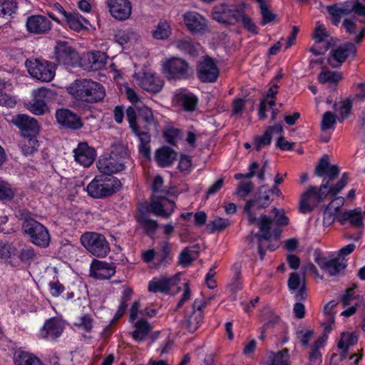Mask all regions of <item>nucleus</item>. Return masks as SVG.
<instances>
[{"instance_id": "f257e3e1", "label": "nucleus", "mask_w": 365, "mask_h": 365, "mask_svg": "<svg viewBox=\"0 0 365 365\" xmlns=\"http://www.w3.org/2000/svg\"><path fill=\"white\" fill-rule=\"evenodd\" d=\"M339 174V168L336 165H331L328 155H324L314 169V175L324 177L322 183L317 187L309 186L302 193L299 201V211L306 214L312 211L318 205L325 200L329 194L336 196L346 186L349 181V173H344L340 180L335 185H330Z\"/></svg>"}, {"instance_id": "f03ea898", "label": "nucleus", "mask_w": 365, "mask_h": 365, "mask_svg": "<svg viewBox=\"0 0 365 365\" xmlns=\"http://www.w3.org/2000/svg\"><path fill=\"white\" fill-rule=\"evenodd\" d=\"M68 93L76 103L86 105L101 102L106 96L104 87L91 79H76L67 88Z\"/></svg>"}, {"instance_id": "7ed1b4c3", "label": "nucleus", "mask_w": 365, "mask_h": 365, "mask_svg": "<svg viewBox=\"0 0 365 365\" xmlns=\"http://www.w3.org/2000/svg\"><path fill=\"white\" fill-rule=\"evenodd\" d=\"M153 195L150 204V210L156 216L169 218L174 212L175 203L168 200L166 196L169 194L163 186V179L160 175L155 177L151 185Z\"/></svg>"}, {"instance_id": "20e7f679", "label": "nucleus", "mask_w": 365, "mask_h": 365, "mask_svg": "<svg viewBox=\"0 0 365 365\" xmlns=\"http://www.w3.org/2000/svg\"><path fill=\"white\" fill-rule=\"evenodd\" d=\"M121 187L120 181L115 177H97L87 186L88 194L94 198L110 196Z\"/></svg>"}, {"instance_id": "39448f33", "label": "nucleus", "mask_w": 365, "mask_h": 365, "mask_svg": "<svg viewBox=\"0 0 365 365\" xmlns=\"http://www.w3.org/2000/svg\"><path fill=\"white\" fill-rule=\"evenodd\" d=\"M21 227L24 233L29 237L33 244L41 247H47L49 245V232L41 223L33 218L25 217Z\"/></svg>"}, {"instance_id": "423d86ee", "label": "nucleus", "mask_w": 365, "mask_h": 365, "mask_svg": "<svg viewBox=\"0 0 365 365\" xmlns=\"http://www.w3.org/2000/svg\"><path fill=\"white\" fill-rule=\"evenodd\" d=\"M83 247L97 257H104L110 252V245L106 237L100 233L86 232L80 238Z\"/></svg>"}, {"instance_id": "0eeeda50", "label": "nucleus", "mask_w": 365, "mask_h": 365, "mask_svg": "<svg viewBox=\"0 0 365 365\" xmlns=\"http://www.w3.org/2000/svg\"><path fill=\"white\" fill-rule=\"evenodd\" d=\"M244 5L221 4L213 7L212 18L222 24L235 25L240 22L243 14Z\"/></svg>"}, {"instance_id": "6e6552de", "label": "nucleus", "mask_w": 365, "mask_h": 365, "mask_svg": "<svg viewBox=\"0 0 365 365\" xmlns=\"http://www.w3.org/2000/svg\"><path fill=\"white\" fill-rule=\"evenodd\" d=\"M207 302L203 299H196L190 308L187 309L183 319L180 321L182 327L190 333L195 332L203 322V308Z\"/></svg>"}, {"instance_id": "1a4fd4ad", "label": "nucleus", "mask_w": 365, "mask_h": 365, "mask_svg": "<svg viewBox=\"0 0 365 365\" xmlns=\"http://www.w3.org/2000/svg\"><path fill=\"white\" fill-rule=\"evenodd\" d=\"M162 66L163 73L169 80L186 79L192 73L188 63L180 58L166 59Z\"/></svg>"}, {"instance_id": "9d476101", "label": "nucleus", "mask_w": 365, "mask_h": 365, "mask_svg": "<svg viewBox=\"0 0 365 365\" xmlns=\"http://www.w3.org/2000/svg\"><path fill=\"white\" fill-rule=\"evenodd\" d=\"M26 66L29 74L43 82H50L55 76L54 67L51 62L43 59L26 61Z\"/></svg>"}, {"instance_id": "9b49d317", "label": "nucleus", "mask_w": 365, "mask_h": 365, "mask_svg": "<svg viewBox=\"0 0 365 365\" xmlns=\"http://www.w3.org/2000/svg\"><path fill=\"white\" fill-rule=\"evenodd\" d=\"M54 56L59 64L66 67H75L80 63L77 51L66 41H57L54 48Z\"/></svg>"}, {"instance_id": "f8f14e48", "label": "nucleus", "mask_w": 365, "mask_h": 365, "mask_svg": "<svg viewBox=\"0 0 365 365\" xmlns=\"http://www.w3.org/2000/svg\"><path fill=\"white\" fill-rule=\"evenodd\" d=\"M290 292L294 294L296 301H305L307 298V281L304 273L294 272L290 273L287 280Z\"/></svg>"}, {"instance_id": "ddd939ff", "label": "nucleus", "mask_w": 365, "mask_h": 365, "mask_svg": "<svg viewBox=\"0 0 365 365\" xmlns=\"http://www.w3.org/2000/svg\"><path fill=\"white\" fill-rule=\"evenodd\" d=\"M356 47L353 43H345L337 48L332 49L328 58V63L333 68H339L348 58L350 55L354 56L356 53Z\"/></svg>"}, {"instance_id": "4468645a", "label": "nucleus", "mask_w": 365, "mask_h": 365, "mask_svg": "<svg viewBox=\"0 0 365 365\" xmlns=\"http://www.w3.org/2000/svg\"><path fill=\"white\" fill-rule=\"evenodd\" d=\"M197 74L202 82L213 83L217 79L219 70L213 59L206 56L199 61Z\"/></svg>"}, {"instance_id": "2eb2a0df", "label": "nucleus", "mask_w": 365, "mask_h": 365, "mask_svg": "<svg viewBox=\"0 0 365 365\" xmlns=\"http://www.w3.org/2000/svg\"><path fill=\"white\" fill-rule=\"evenodd\" d=\"M51 93V90L45 87L39 88L33 91L34 98L28 104V109L35 115H41L48 110L46 98Z\"/></svg>"}, {"instance_id": "dca6fc26", "label": "nucleus", "mask_w": 365, "mask_h": 365, "mask_svg": "<svg viewBox=\"0 0 365 365\" xmlns=\"http://www.w3.org/2000/svg\"><path fill=\"white\" fill-rule=\"evenodd\" d=\"M108 6L110 15L118 21L128 19L132 12V6L129 0H108Z\"/></svg>"}, {"instance_id": "f3484780", "label": "nucleus", "mask_w": 365, "mask_h": 365, "mask_svg": "<svg viewBox=\"0 0 365 365\" xmlns=\"http://www.w3.org/2000/svg\"><path fill=\"white\" fill-rule=\"evenodd\" d=\"M115 273L113 263L94 259L90 266V275L97 279H108Z\"/></svg>"}, {"instance_id": "a211bd4d", "label": "nucleus", "mask_w": 365, "mask_h": 365, "mask_svg": "<svg viewBox=\"0 0 365 365\" xmlns=\"http://www.w3.org/2000/svg\"><path fill=\"white\" fill-rule=\"evenodd\" d=\"M57 122L63 128L78 130L83 127L81 118L68 109H58L56 112Z\"/></svg>"}, {"instance_id": "6ab92c4d", "label": "nucleus", "mask_w": 365, "mask_h": 365, "mask_svg": "<svg viewBox=\"0 0 365 365\" xmlns=\"http://www.w3.org/2000/svg\"><path fill=\"white\" fill-rule=\"evenodd\" d=\"M73 153L75 160L84 167L92 165L96 157L95 149L85 142L79 143Z\"/></svg>"}, {"instance_id": "aec40b11", "label": "nucleus", "mask_w": 365, "mask_h": 365, "mask_svg": "<svg viewBox=\"0 0 365 365\" xmlns=\"http://www.w3.org/2000/svg\"><path fill=\"white\" fill-rule=\"evenodd\" d=\"M98 170L105 175L112 177L115 173L122 171L125 168L124 162L118 160L114 155L101 158L97 163Z\"/></svg>"}, {"instance_id": "412c9836", "label": "nucleus", "mask_w": 365, "mask_h": 365, "mask_svg": "<svg viewBox=\"0 0 365 365\" xmlns=\"http://www.w3.org/2000/svg\"><path fill=\"white\" fill-rule=\"evenodd\" d=\"M126 118L132 131L138 137H141V134L144 133L150 134V130H153L152 127H148L147 123L137 115L136 111L133 107L127 108Z\"/></svg>"}, {"instance_id": "4be33fe9", "label": "nucleus", "mask_w": 365, "mask_h": 365, "mask_svg": "<svg viewBox=\"0 0 365 365\" xmlns=\"http://www.w3.org/2000/svg\"><path fill=\"white\" fill-rule=\"evenodd\" d=\"M26 26L29 32L43 34L51 29V22L44 16L33 15L27 18Z\"/></svg>"}, {"instance_id": "5701e85b", "label": "nucleus", "mask_w": 365, "mask_h": 365, "mask_svg": "<svg viewBox=\"0 0 365 365\" xmlns=\"http://www.w3.org/2000/svg\"><path fill=\"white\" fill-rule=\"evenodd\" d=\"M315 262L331 277L340 274L347 266L344 259L340 258L327 259L317 257Z\"/></svg>"}, {"instance_id": "b1692460", "label": "nucleus", "mask_w": 365, "mask_h": 365, "mask_svg": "<svg viewBox=\"0 0 365 365\" xmlns=\"http://www.w3.org/2000/svg\"><path fill=\"white\" fill-rule=\"evenodd\" d=\"M13 123L16 125L24 133V135L28 134H37L39 130L38 121L26 114H19L13 119Z\"/></svg>"}, {"instance_id": "393cba45", "label": "nucleus", "mask_w": 365, "mask_h": 365, "mask_svg": "<svg viewBox=\"0 0 365 365\" xmlns=\"http://www.w3.org/2000/svg\"><path fill=\"white\" fill-rule=\"evenodd\" d=\"M63 330V324L58 318H51L45 322L41 330L40 335L43 339H55L58 338Z\"/></svg>"}, {"instance_id": "a878e982", "label": "nucleus", "mask_w": 365, "mask_h": 365, "mask_svg": "<svg viewBox=\"0 0 365 365\" xmlns=\"http://www.w3.org/2000/svg\"><path fill=\"white\" fill-rule=\"evenodd\" d=\"M184 22L188 30L192 33L201 32L207 27L206 19L195 11L186 12L184 14Z\"/></svg>"}, {"instance_id": "bb28decb", "label": "nucleus", "mask_w": 365, "mask_h": 365, "mask_svg": "<svg viewBox=\"0 0 365 365\" xmlns=\"http://www.w3.org/2000/svg\"><path fill=\"white\" fill-rule=\"evenodd\" d=\"M139 85L145 91L156 93L160 92L163 87V81L153 73H145L139 78Z\"/></svg>"}, {"instance_id": "cd10ccee", "label": "nucleus", "mask_w": 365, "mask_h": 365, "mask_svg": "<svg viewBox=\"0 0 365 365\" xmlns=\"http://www.w3.org/2000/svg\"><path fill=\"white\" fill-rule=\"evenodd\" d=\"M173 245L167 241L160 242V249L156 252L154 267L160 269L169 264L173 260Z\"/></svg>"}, {"instance_id": "c85d7f7f", "label": "nucleus", "mask_w": 365, "mask_h": 365, "mask_svg": "<svg viewBox=\"0 0 365 365\" xmlns=\"http://www.w3.org/2000/svg\"><path fill=\"white\" fill-rule=\"evenodd\" d=\"M336 219L341 225H344L349 221L354 227H361L364 225L361 208H356L341 212L338 215Z\"/></svg>"}, {"instance_id": "c756f323", "label": "nucleus", "mask_w": 365, "mask_h": 365, "mask_svg": "<svg viewBox=\"0 0 365 365\" xmlns=\"http://www.w3.org/2000/svg\"><path fill=\"white\" fill-rule=\"evenodd\" d=\"M175 99L179 106L187 112L194 111L198 103L196 96L186 91H181L176 93Z\"/></svg>"}, {"instance_id": "7c9ffc66", "label": "nucleus", "mask_w": 365, "mask_h": 365, "mask_svg": "<svg viewBox=\"0 0 365 365\" xmlns=\"http://www.w3.org/2000/svg\"><path fill=\"white\" fill-rule=\"evenodd\" d=\"M177 158V153L168 146L162 147L156 150L155 160L161 168L171 165Z\"/></svg>"}, {"instance_id": "2f4dec72", "label": "nucleus", "mask_w": 365, "mask_h": 365, "mask_svg": "<svg viewBox=\"0 0 365 365\" xmlns=\"http://www.w3.org/2000/svg\"><path fill=\"white\" fill-rule=\"evenodd\" d=\"M265 186H262L255 197L247 202V209L256 207L257 209H264L269 206L272 202L270 195L267 190L263 191L262 189Z\"/></svg>"}, {"instance_id": "473e14b6", "label": "nucleus", "mask_w": 365, "mask_h": 365, "mask_svg": "<svg viewBox=\"0 0 365 365\" xmlns=\"http://www.w3.org/2000/svg\"><path fill=\"white\" fill-rule=\"evenodd\" d=\"M14 362L15 365H44L34 354L22 349L16 351Z\"/></svg>"}, {"instance_id": "72a5a7b5", "label": "nucleus", "mask_w": 365, "mask_h": 365, "mask_svg": "<svg viewBox=\"0 0 365 365\" xmlns=\"http://www.w3.org/2000/svg\"><path fill=\"white\" fill-rule=\"evenodd\" d=\"M200 246L195 245L185 247L178 257V263L182 267L190 265L198 256Z\"/></svg>"}, {"instance_id": "f704fd0d", "label": "nucleus", "mask_w": 365, "mask_h": 365, "mask_svg": "<svg viewBox=\"0 0 365 365\" xmlns=\"http://www.w3.org/2000/svg\"><path fill=\"white\" fill-rule=\"evenodd\" d=\"M273 222L272 219L266 215H263L258 219V226L259 228V232L255 235L257 239H262L267 243V240L272 237L271 235V226Z\"/></svg>"}, {"instance_id": "c9c22d12", "label": "nucleus", "mask_w": 365, "mask_h": 365, "mask_svg": "<svg viewBox=\"0 0 365 365\" xmlns=\"http://www.w3.org/2000/svg\"><path fill=\"white\" fill-rule=\"evenodd\" d=\"M135 327V329L132 333V337L138 342L145 341L152 329L151 325L144 319L137 321Z\"/></svg>"}, {"instance_id": "e433bc0d", "label": "nucleus", "mask_w": 365, "mask_h": 365, "mask_svg": "<svg viewBox=\"0 0 365 365\" xmlns=\"http://www.w3.org/2000/svg\"><path fill=\"white\" fill-rule=\"evenodd\" d=\"M171 281L166 277H155L148 283V289L150 292H168L170 289Z\"/></svg>"}, {"instance_id": "4c0bfd02", "label": "nucleus", "mask_w": 365, "mask_h": 365, "mask_svg": "<svg viewBox=\"0 0 365 365\" xmlns=\"http://www.w3.org/2000/svg\"><path fill=\"white\" fill-rule=\"evenodd\" d=\"M328 13L331 16H347L354 11V3L346 1L343 4H335L334 5L327 6Z\"/></svg>"}, {"instance_id": "58836bf2", "label": "nucleus", "mask_w": 365, "mask_h": 365, "mask_svg": "<svg viewBox=\"0 0 365 365\" xmlns=\"http://www.w3.org/2000/svg\"><path fill=\"white\" fill-rule=\"evenodd\" d=\"M356 18H347L342 22V26L349 34H355V43H359L365 36V28H362L358 33L356 24Z\"/></svg>"}, {"instance_id": "ea45409f", "label": "nucleus", "mask_w": 365, "mask_h": 365, "mask_svg": "<svg viewBox=\"0 0 365 365\" xmlns=\"http://www.w3.org/2000/svg\"><path fill=\"white\" fill-rule=\"evenodd\" d=\"M87 57L93 70L102 68L106 64L108 60L106 53L99 51L88 53Z\"/></svg>"}, {"instance_id": "a19ab883", "label": "nucleus", "mask_w": 365, "mask_h": 365, "mask_svg": "<svg viewBox=\"0 0 365 365\" xmlns=\"http://www.w3.org/2000/svg\"><path fill=\"white\" fill-rule=\"evenodd\" d=\"M137 115L147 123L148 127H152L153 130H157L158 122L155 120L153 110L148 106H141L137 108Z\"/></svg>"}, {"instance_id": "79ce46f5", "label": "nucleus", "mask_w": 365, "mask_h": 365, "mask_svg": "<svg viewBox=\"0 0 365 365\" xmlns=\"http://www.w3.org/2000/svg\"><path fill=\"white\" fill-rule=\"evenodd\" d=\"M35 135L29 133L24 135L21 143V150L25 155L33 154L38 147V142Z\"/></svg>"}, {"instance_id": "37998d69", "label": "nucleus", "mask_w": 365, "mask_h": 365, "mask_svg": "<svg viewBox=\"0 0 365 365\" xmlns=\"http://www.w3.org/2000/svg\"><path fill=\"white\" fill-rule=\"evenodd\" d=\"M66 20L70 29L74 31H79L86 28L83 24L87 23V20L78 13H69V14L66 16Z\"/></svg>"}, {"instance_id": "c03bdc74", "label": "nucleus", "mask_w": 365, "mask_h": 365, "mask_svg": "<svg viewBox=\"0 0 365 365\" xmlns=\"http://www.w3.org/2000/svg\"><path fill=\"white\" fill-rule=\"evenodd\" d=\"M15 194V189L11 185L0 178V201L11 202Z\"/></svg>"}, {"instance_id": "a18cd8bd", "label": "nucleus", "mask_w": 365, "mask_h": 365, "mask_svg": "<svg viewBox=\"0 0 365 365\" xmlns=\"http://www.w3.org/2000/svg\"><path fill=\"white\" fill-rule=\"evenodd\" d=\"M171 34V29L168 23L165 21H160L153 32V36L155 39L164 40L168 38Z\"/></svg>"}, {"instance_id": "49530a36", "label": "nucleus", "mask_w": 365, "mask_h": 365, "mask_svg": "<svg viewBox=\"0 0 365 365\" xmlns=\"http://www.w3.org/2000/svg\"><path fill=\"white\" fill-rule=\"evenodd\" d=\"M175 46L181 51L187 53L190 55L195 56L197 54L196 45L189 38H183L176 40L174 42Z\"/></svg>"}, {"instance_id": "de8ad7c7", "label": "nucleus", "mask_w": 365, "mask_h": 365, "mask_svg": "<svg viewBox=\"0 0 365 365\" xmlns=\"http://www.w3.org/2000/svg\"><path fill=\"white\" fill-rule=\"evenodd\" d=\"M342 78L341 74L337 71H326L319 73L318 79L321 83H336Z\"/></svg>"}, {"instance_id": "09e8293b", "label": "nucleus", "mask_w": 365, "mask_h": 365, "mask_svg": "<svg viewBox=\"0 0 365 365\" xmlns=\"http://www.w3.org/2000/svg\"><path fill=\"white\" fill-rule=\"evenodd\" d=\"M230 225V221L227 219L218 217L210 222L207 225V228L210 232L216 231H222Z\"/></svg>"}, {"instance_id": "8fccbe9b", "label": "nucleus", "mask_w": 365, "mask_h": 365, "mask_svg": "<svg viewBox=\"0 0 365 365\" xmlns=\"http://www.w3.org/2000/svg\"><path fill=\"white\" fill-rule=\"evenodd\" d=\"M17 9L14 0H0V16H11Z\"/></svg>"}, {"instance_id": "3c124183", "label": "nucleus", "mask_w": 365, "mask_h": 365, "mask_svg": "<svg viewBox=\"0 0 365 365\" xmlns=\"http://www.w3.org/2000/svg\"><path fill=\"white\" fill-rule=\"evenodd\" d=\"M138 222L149 235H153L158 227V222L155 220L148 219L145 215L139 217Z\"/></svg>"}, {"instance_id": "603ef678", "label": "nucleus", "mask_w": 365, "mask_h": 365, "mask_svg": "<svg viewBox=\"0 0 365 365\" xmlns=\"http://www.w3.org/2000/svg\"><path fill=\"white\" fill-rule=\"evenodd\" d=\"M289 356L287 349L274 354L269 365H289Z\"/></svg>"}, {"instance_id": "864d4df0", "label": "nucleus", "mask_w": 365, "mask_h": 365, "mask_svg": "<svg viewBox=\"0 0 365 365\" xmlns=\"http://www.w3.org/2000/svg\"><path fill=\"white\" fill-rule=\"evenodd\" d=\"M272 212L274 214V220L277 225L279 227H284L289 225V220L286 215L284 209L273 207L272 209Z\"/></svg>"}, {"instance_id": "5fc2aeb1", "label": "nucleus", "mask_w": 365, "mask_h": 365, "mask_svg": "<svg viewBox=\"0 0 365 365\" xmlns=\"http://www.w3.org/2000/svg\"><path fill=\"white\" fill-rule=\"evenodd\" d=\"M140 140L139 152L145 157L149 158L150 155V134H141V137H138Z\"/></svg>"}, {"instance_id": "6e6d98bb", "label": "nucleus", "mask_w": 365, "mask_h": 365, "mask_svg": "<svg viewBox=\"0 0 365 365\" xmlns=\"http://www.w3.org/2000/svg\"><path fill=\"white\" fill-rule=\"evenodd\" d=\"M358 341V338L353 334L342 333L341 339L338 342V347L339 349L347 348L356 344Z\"/></svg>"}, {"instance_id": "4d7b16f0", "label": "nucleus", "mask_w": 365, "mask_h": 365, "mask_svg": "<svg viewBox=\"0 0 365 365\" xmlns=\"http://www.w3.org/2000/svg\"><path fill=\"white\" fill-rule=\"evenodd\" d=\"M337 104H334V108L339 113V120L340 122H342L349 117L351 110V102L349 100H346L345 101H343L340 103L339 108L337 107Z\"/></svg>"}, {"instance_id": "13d9d810", "label": "nucleus", "mask_w": 365, "mask_h": 365, "mask_svg": "<svg viewBox=\"0 0 365 365\" xmlns=\"http://www.w3.org/2000/svg\"><path fill=\"white\" fill-rule=\"evenodd\" d=\"M336 123V116L330 111H327L324 113L321 128L322 130H327L332 128Z\"/></svg>"}, {"instance_id": "bf43d9fd", "label": "nucleus", "mask_w": 365, "mask_h": 365, "mask_svg": "<svg viewBox=\"0 0 365 365\" xmlns=\"http://www.w3.org/2000/svg\"><path fill=\"white\" fill-rule=\"evenodd\" d=\"M254 189V185L252 182H240L237 185L235 194L240 197H245Z\"/></svg>"}, {"instance_id": "052dcab7", "label": "nucleus", "mask_w": 365, "mask_h": 365, "mask_svg": "<svg viewBox=\"0 0 365 365\" xmlns=\"http://www.w3.org/2000/svg\"><path fill=\"white\" fill-rule=\"evenodd\" d=\"M272 137L266 132L262 136H256L254 139V146L256 150L259 151L264 146L271 143Z\"/></svg>"}, {"instance_id": "680f3d73", "label": "nucleus", "mask_w": 365, "mask_h": 365, "mask_svg": "<svg viewBox=\"0 0 365 365\" xmlns=\"http://www.w3.org/2000/svg\"><path fill=\"white\" fill-rule=\"evenodd\" d=\"M261 15L262 17L261 24L264 26L276 18V15L273 14L265 4H260Z\"/></svg>"}, {"instance_id": "e2e57ef3", "label": "nucleus", "mask_w": 365, "mask_h": 365, "mask_svg": "<svg viewBox=\"0 0 365 365\" xmlns=\"http://www.w3.org/2000/svg\"><path fill=\"white\" fill-rule=\"evenodd\" d=\"M93 319L92 317L90 314H86L81 317L78 322L75 323V325L79 327H83L84 330L90 332L93 328Z\"/></svg>"}, {"instance_id": "0e129e2a", "label": "nucleus", "mask_w": 365, "mask_h": 365, "mask_svg": "<svg viewBox=\"0 0 365 365\" xmlns=\"http://www.w3.org/2000/svg\"><path fill=\"white\" fill-rule=\"evenodd\" d=\"M240 22H241L244 27L247 29L250 32L257 34L258 29L256 25L253 23L252 19L245 14V8L243 9V14L240 18Z\"/></svg>"}, {"instance_id": "69168bd1", "label": "nucleus", "mask_w": 365, "mask_h": 365, "mask_svg": "<svg viewBox=\"0 0 365 365\" xmlns=\"http://www.w3.org/2000/svg\"><path fill=\"white\" fill-rule=\"evenodd\" d=\"M334 203H329L324 210L323 224L324 226L329 227L335 220L336 213L332 210V206Z\"/></svg>"}, {"instance_id": "338daca9", "label": "nucleus", "mask_w": 365, "mask_h": 365, "mask_svg": "<svg viewBox=\"0 0 365 365\" xmlns=\"http://www.w3.org/2000/svg\"><path fill=\"white\" fill-rule=\"evenodd\" d=\"M329 36L324 26L319 21L317 22L314 37L317 43H322Z\"/></svg>"}, {"instance_id": "774afa93", "label": "nucleus", "mask_w": 365, "mask_h": 365, "mask_svg": "<svg viewBox=\"0 0 365 365\" xmlns=\"http://www.w3.org/2000/svg\"><path fill=\"white\" fill-rule=\"evenodd\" d=\"M48 287L50 288L51 295L55 297H58L65 290L64 286L62 284H61L58 280L50 282L48 283Z\"/></svg>"}]
</instances>
